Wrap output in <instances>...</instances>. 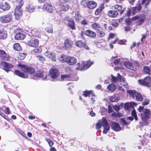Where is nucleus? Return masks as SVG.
<instances>
[{"label": "nucleus", "mask_w": 151, "mask_h": 151, "mask_svg": "<svg viewBox=\"0 0 151 151\" xmlns=\"http://www.w3.org/2000/svg\"><path fill=\"white\" fill-rule=\"evenodd\" d=\"M75 43L77 47L80 48L83 47L87 50L89 49V48L87 46L86 44L85 43L83 42L81 40L77 41L75 42Z\"/></svg>", "instance_id": "14"}, {"label": "nucleus", "mask_w": 151, "mask_h": 151, "mask_svg": "<svg viewBox=\"0 0 151 151\" xmlns=\"http://www.w3.org/2000/svg\"><path fill=\"white\" fill-rule=\"evenodd\" d=\"M70 76L68 75H63L61 76V78L62 79H66L67 78H68Z\"/></svg>", "instance_id": "55"}, {"label": "nucleus", "mask_w": 151, "mask_h": 151, "mask_svg": "<svg viewBox=\"0 0 151 151\" xmlns=\"http://www.w3.org/2000/svg\"><path fill=\"white\" fill-rule=\"evenodd\" d=\"M68 26L72 29H75L76 27L75 26V23L73 21L71 20L68 22Z\"/></svg>", "instance_id": "36"}, {"label": "nucleus", "mask_w": 151, "mask_h": 151, "mask_svg": "<svg viewBox=\"0 0 151 151\" xmlns=\"http://www.w3.org/2000/svg\"><path fill=\"white\" fill-rule=\"evenodd\" d=\"M108 111L109 113H111L113 112V109L110 105L108 106Z\"/></svg>", "instance_id": "57"}, {"label": "nucleus", "mask_w": 151, "mask_h": 151, "mask_svg": "<svg viewBox=\"0 0 151 151\" xmlns=\"http://www.w3.org/2000/svg\"><path fill=\"white\" fill-rule=\"evenodd\" d=\"M120 59L118 58L115 60L114 62V63L115 65L118 64L120 62Z\"/></svg>", "instance_id": "58"}, {"label": "nucleus", "mask_w": 151, "mask_h": 151, "mask_svg": "<svg viewBox=\"0 0 151 151\" xmlns=\"http://www.w3.org/2000/svg\"><path fill=\"white\" fill-rule=\"evenodd\" d=\"M142 9L141 4L140 3H139L138 4H137L136 6L132 7V13L133 14H135L140 11Z\"/></svg>", "instance_id": "16"}, {"label": "nucleus", "mask_w": 151, "mask_h": 151, "mask_svg": "<svg viewBox=\"0 0 151 151\" xmlns=\"http://www.w3.org/2000/svg\"><path fill=\"white\" fill-rule=\"evenodd\" d=\"M91 90L90 91H84L83 95L85 97H86L87 96H89L91 93Z\"/></svg>", "instance_id": "44"}, {"label": "nucleus", "mask_w": 151, "mask_h": 151, "mask_svg": "<svg viewBox=\"0 0 151 151\" xmlns=\"http://www.w3.org/2000/svg\"><path fill=\"white\" fill-rule=\"evenodd\" d=\"M75 18L76 21H79L81 19V16L78 12H75Z\"/></svg>", "instance_id": "39"}, {"label": "nucleus", "mask_w": 151, "mask_h": 151, "mask_svg": "<svg viewBox=\"0 0 151 151\" xmlns=\"http://www.w3.org/2000/svg\"><path fill=\"white\" fill-rule=\"evenodd\" d=\"M42 49L40 47H38L36 48H35L33 50V51L34 52H35L36 53H39L41 52L42 51Z\"/></svg>", "instance_id": "46"}, {"label": "nucleus", "mask_w": 151, "mask_h": 151, "mask_svg": "<svg viewBox=\"0 0 151 151\" xmlns=\"http://www.w3.org/2000/svg\"><path fill=\"white\" fill-rule=\"evenodd\" d=\"M5 113L7 114H9L10 113V111L9 107L6 108L5 110L4 111Z\"/></svg>", "instance_id": "60"}, {"label": "nucleus", "mask_w": 151, "mask_h": 151, "mask_svg": "<svg viewBox=\"0 0 151 151\" xmlns=\"http://www.w3.org/2000/svg\"><path fill=\"white\" fill-rule=\"evenodd\" d=\"M64 46L66 48H69L72 47L73 44L72 41L69 39L65 40L64 42Z\"/></svg>", "instance_id": "23"}, {"label": "nucleus", "mask_w": 151, "mask_h": 151, "mask_svg": "<svg viewBox=\"0 0 151 151\" xmlns=\"http://www.w3.org/2000/svg\"><path fill=\"white\" fill-rule=\"evenodd\" d=\"M16 3L19 4V6H17L15 9L14 15L15 19L18 20L22 15V12L21 7L23 4V2L22 0H17Z\"/></svg>", "instance_id": "3"}, {"label": "nucleus", "mask_w": 151, "mask_h": 151, "mask_svg": "<svg viewBox=\"0 0 151 151\" xmlns=\"http://www.w3.org/2000/svg\"><path fill=\"white\" fill-rule=\"evenodd\" d=\"M88 2V0H82L81 4L85 7H87Z\"/></svg>", "instance_id": "40"}, {"label": "nucleus", "mask_w": 151, "mask_h": 151, "mask_svg": "<svg viewBox=\"0 0 151 151\" xmlns=\"http://www.w3.org/2000/svg\"><path fill=\"white\" fill-rule=\"evenodd\" d=\"M35 10V7L32 4L27 5L25 8V10L29 12H34Z\"/></svg>", "instance_id": "25"}, {"label": "nucleus", "mask_w": 151, "mask_h": 151, "mask_svg": "<svg viewBox=\"0 0 151 151\" xmlns=\"http://www.w3.org/2000/svg\"><path fill=\"white\" fill-rule=\"evenodd\" d=\"M115 36V34L113 33H110L109 34V37L110 38H112Z\"/></svg>", "instance_id": "64"}, {"label": "nucleus", "mask_w": 151, "mask_h": 151, "mask_svg": "<svg viewBox=\"0 0 151 151\" xmlns=\"http://www.w3.org/2000/svg\"><path fill=\"white\" fill-rule=\"evenodd\" d=\"M47 141L48 142L49 146L50 147H52L53 144V143L50 140L48 139H46Z\"/></svg>", "instance_id": "54"}, {"label": "nucleus", "mask_w": 151, "mask_h": 151, "mask_svg": "<svg viewBox=\"0 0 151 151\" xmlns=\"http://www.w3.org/2000/svg\"><path fill=\"white\" fill-rule=\"evenodd\" d=\"M131 13V10L129 9H128L127 12V14H126V15L127 16H129L130 15Z\"/></svg>", "instance_id": "62"}, {"label": "nucleus", "mask_w": 151, "mask_h": 151, "mask_svg": "<svg viewBox=\"0 0 151 151\" xmlns=\"http://www.w3.org/2000/svg\"><path fill=\"white\" fill-rule=\"evenodd\" d=\"M45 56L47 57L53 61H55L56 60V54L54 52H51L49 51H46L44 53Z\"/></svg>", "instance_id": "11"}, {"label": "nucleus", "mask_w": 151, "mask_h": 151, "mask_svg": "<svg viewBox=\"0 0 151 151\" xmlns=\"http://www.w3.org/2000/svg\"><path fill=\"white\" fill-rule=\"evenodd\" d=\"M138 111L139 112L142 111L143 113L141 114V118L142 122H140L141 126L147 125L148 124V120L151 115L150 111L148 109H144L143 106H139Z\"/></svg>", "instance_id": "1"}, {"label": "nucleus", "mask_w": 151, "mask_h": 151, "mask_svg": "<svg viewBox=\"0 0 151 151\" xmlns=\"http://www.w3.org/2000/svg\"><path fill=\"white\" fill-rule=\"evenodd\" d=\"M13 47L14 49L17 51H19L21 50V47L20 46V44L18 43L14 44Z\"/></svg>", "instance_id": "38"}, {"label": "nucleus", "mask_w": 151, "mask_h": 151, "mask_svg": "<svg viewBox=\"0 0 151 151\" xmlns=\"http://www.w3.org/2000/svg\"><path fill=\"white\" fill-rule=\"evenodd\" d=\"M128 93L133 98H136L139 101H142L143 100V97L140 93L137 92L134 90L128 91Z\"/></svg>", "instance_id": "5"}, {"label": "nucleus", "mask_w": 151, "mask_h": 151, "mask_svg": "<svg viewBox=\"0 0 151 151\" xmlns=\"http://www.w3.org/2000/svg\"><path fill=\"white\" fill-rule=\"evenodd\" d=\"M45 30L48 32L52 33H53V30L52 28H46L45 29Z\"/></svg>", "instance_id": "52"}, {"label": "nucleus", "mask_w": 151, "mask_h": 151, "mask_svg": "<svg viewBox=\"0 0 151 151\" xmlns=\"http://www.w3.org/2000/svg\"><path fill=\"white\" fill-rule=\"evenodd\" d=\"M97 4L93 1H88L87 7L91 9H94L96 7Z\"/></svg>", "instance_id": "28"}, {"label": "nucleus", "mask_w": 151, "mask_h": 151, "mask_svg": "<svg viewBox=\"0 0 151 151\" xmlns=\"http://www.w3.org/2000/svg\"><path fill=\"white\" fill-rule=\"evenodd\" d=\"M114 109L115 111H118L119 110L120 107L119 106L115 105L114 107Z\"/></svg>", "instance_id": "56"}, {"label": "nucleus", "mask_w": 151, "mask_h": 151, "mask_svg": "<svg viewBox=\"0 0 151 151\" xmlns=\"http://www.w3.org/2000/svg\"><path fill=\"white\" fill-rule=\"evenodd\" d=\"M12 14L9 13L1 16L0 17V21L3 23H6L12 21Z\"/></svg>", "instance_id": "6"}, {"label": "nucleus", "mask_w": 151, "mask_h": 151, "mask_svg": "<svg viewBox=\"0 0 151 151\" xmlns=\"http://www.w3.org/2000/svg\"><path fill=\"white\" fill-rule=\"evenodd\" d=\"M145 15L144 14L135 16L132 18V20H136L135 23L137 26L141 25L145 20Z\"/></svg>", "instance_id": "4"}, {"label": "nucleus", "mask_w": 151, "mask_h": 151, "mask_svg": "<svg viewBox=\"0 0 151 151\" xmlns=\"http://www.w3.org/2000/svg\"><path fill=\"white\" fill-rule=\"evenodd\" d=\"M150 100L148 99H146L142 102V105L145 106L148 105L149 103Z\"/></svg>", "instance_id": "51"}, {"label": "nucleus", "mask_w": 151, "mask_h": 151, "mask_svg": "<svg viewBox=\"0 0 151 151\" xmlns=\"http://www.w3.org/2000/svg\"><path fill=\"white\" fill-rule=\"evenodd\" d=\"M18 66L21 67V70L27 73L32 74L35 72V70L30 67L24 65L19 64Z\"/></svg>", "instance_id": "7"}, {"label": "nucleus", "mask_w": 151, "mask_h": 151, "mask_svg": "<svg viewBox=\"0 0 151 151\" xmlns=\"http://www.w3.org/2000/svg\"><path fill=\"white\" fill-rule=\"evenodd\" d=\"M6 32L4 30L0 31V39H4L7 37Z\"/></svg>", "instance_id": "33"}, {"label": "nucleus", "mask_w": 151, "mask_h": 151, "mask_svg": "<svg viewBox=\"0 0 151 151\" xmlns=\"http://www.w3.org/2000/svg\"><path fill=\"white\" fill-rule=\"evenodd\" d=\"M84 33L85 35H87V36L92 38H94L96 36V34L95 33L90 30H86L84 31Z\"/></svg>", "instance_id": "24"}, {"label": "nucleus", "mask_w": 151, "mask_h": 151, "mask_svg": "<svg viewBox=\"0 0 151 151\" xmlns=\"http://www.w3.org/2000/svg\"><path fill=\"white\" fill-rule=\"evenodd\" d=\"M10 8L9 3L5 2L1 5V8L4 11L8 10Z\"/></svg>", "instance_id": "27"}, {"label": "nucleus", "mask_w": 151, "mask_h": 151, "mask_svg": "<svg viewBox=\"0 0 151 151\" xmlns=\"http://www.w3.org/2000/svg\"><path fill=\"white\" fill-rule=\"evenodd\" d=\"M111 127L114 131H118L121 129L119 124L114 122L111 123Z\"/></svg>", "instance_id": "20"}, {"label": "nucleus", "mask_w": 151, "mask_h": 151, "mask_svg": "<svg viewBox=\"0 0 151 151\" xmlns=\"http://www.w3.org/2000/svg\"><path fill=\"white\" fill-rule=\"evenodd\" d=\"M110 100L112 102H116L118 101V99L114 96H112L110 98Z\"/></svg>", "instance_id": "49"}, {"label": "nucleus", "mask_w": 151, "mask_h": 151, "mask_svg": "<svg viewBox=\"0 0 151 151\" xmlns=\"http://www.w3.org/2000/svg\"><path fill=\"white\" fill-rule=\"evenodd\" d=\"M91 25L92 28L93 29L96 30L97 31L100 30V29L101 28L99 24L96 23L92 24Z\"/></svg>", "instance_id": "35"}, {"label": "nucleus", "mask_w": 151, "mask_h": 151, "mask_svg": "<svg viewBox=\"0 0 151 151\" xmlns=\"http://www.w3.org/2000/svg\"><path fill=\"white\" fill-rule=\"evenodd\" d=\"M36 76L37 77L40 78L42 79H45L47 78L46 75L42 71H39L36 74Z\"/></svg>", "instance_id": "30"}, {"label": "nucleus", "mask_w": 151, "mask_h": 151, "mask_svg": "<svg viewBox=\"0 0 151 151\" xmlns=\"http://www.w3.org/2000/svg\"><path fill=\"white\" fill-rule=\"evenodd\" d=\"M15 39L17 40H22L25 37V35L21 32H19L15 35Z\"/></svg>", "instance_id": "26"}, {"label": "nucleus", "mask_w": 151, "mask_h": 151, "mask_svg": "<svg viewBox=\"0 0 151 151\" xmlns=\"http://www.w3.org/2000/svg\"><path fill=\"white\" fill-rule=\"evenodd\" d=\"M67 57V56L64 55H62L58 58V59L61 62H66Z\"/></svg>", "instance_id": "34"}, {"label": "nucleus", "mask_w": 151, "mask_h": 151, "mask_svg": "<svg viewBox=\"0 0 151 151\" xmlns=\"http://www.w3.org/2000/svg\"><path fill=\"white\" fill-rule=\"evenodd\" d=\"M131 20H132V19ZM132 21V20H131L130 19H126L125 20V22L127 24L129 25L131 23V22Z\"/></svg>", "instance_id": "59"}, {"label": "nucleus", "mask_w": 151, "mask_h": 151, "mask_svg": "<svg viewBox=\"0 0 151 151\" xmlns=\"http://www.w3.org/2000/svg\"><path fill=\"white\" fill-rule=\"evenodd\" d=\"M151 82V77L149 76L146 77L143 79L138 80V82L140 84L148 87L150 86Z\"/></svg>", "instance_id": "8"}, {"label": "nucleus", "mask_w": 151, "mask_h": 151, "mask_svg": "<svg viewBox=\"0 0 151 151\" xmlns=\"http://www.w3.org/2000/svg\"><path fill=\"white\" fill-rule=\"evenodd\" d=\"M103 9L102 8L100 7L98 8L95 12V14L96 15H99L102 11Z\"/></svg>", "instance_id": "48"}, {"label": "nucleus", "mask_w": 151, "mask_h": 151, "mask_svg": "<svg viewBox=\"0 0 151 151\" xmlns=\"http://www.w3.org/2000/svg\"><path fill=\"white\" fill-rule=\"evenodd\" d=\"M39 41L37 39H33L28 41L27 44L30 46L36 47L39 45Z\"/></svg>", "instance_id": "13"}, {"label": "nucleus", "mask_w": 151, "mask_h": 151, "mask_svg": "<svg viewBox=\"0 0 151 151\" xmlns=\"http://www.w3.org/2000/svg\"><path fill=\"white\" fill-rule=\"evenodd\" d=\"M97 35L98 36L100 37H102L104 36L105 35V33L102 30L101 31L98 30L97 31Z\"/></svg>", "instance_id": "41"}, {"label": "nucleus", "mask_w": 151, "mask_h": 151, "mask_svg": "<svg viewBox=\"0 0 151 151\" xmlns=\"http://www.w3.org/2000/svg\"><path fill=\"white\" fill-rule=\"evenodd\" d=\"M66 63L70 65H73L76 63V59L73 57L67 56Z\"/></svg>", "instance_id": "19"}, {"label": "nucleus", "mask_w": 151, "mask_h": 151, "mask_svg": "<svg viewBox=\"0 0 151 151\" xmlns=\"http://www.w3.org/2000/svg\"><path fill=\"white\" fill-rule=\"evenodd\" d=\"M32 35L36 37H39L41 35V32L37 29H35L32 30L31 31Z\"/></svg>", "instance_id": "31"}, {"label": "nucleus", "mask_w": 151, "mask_h": 151, "mask_svg": "<svg viewBox=\"0 0 151 151\" xmlns=\"http://www.w3.org/2000/svg\"><path fill=\"white\" fill-rule=\"evenodd\" d=\"M116 86L113 83H111L109 84L107 87V89L109 90V92H113L116 89Z\"/></svg>", "instance_id": "32"}, {"label": "nucleus", "mask_w": 151, "mask_h": 151, "mask_svg": "<svg viewBox=\"0 0 151 151\" xmlns=\"http://www.w3.org/2000/svg\"><path fill=\"white\" fill-rule=\"evenodd\" d=\"M143 72L146 74L150 75V69L148 66H144L143 68Z\"/></svg>", "instance_id": "37"}, {"label": "nucleus", "mask_w": 151, "mask_h": 151, "mask_svg": "<svg viewBox=\"0 0 151 151\" xmlns=\"http://www.w3.org/2000/svg\"><path fill=\"white\" fill-rule=\"evenodd\" d=\"M142 38L141 39V42L142 43H143V39H145L146 37V35L145 34H142Z\"/></svg>", "instance_id": "61"}, {"label": "nucleus", "mask_w": 151, "mask_h": 151, "mask_svg": "<svg viewBox=\"0 0 151 151\" xmlns=\"http://www.w3.org/2000/svg\"><path fill=\"white\" fill-rule=\"evenodd\" d=\"M124 64L125 67L133 71L136 70V68L135 67L133 66L131 62L130 61L125 62H124Z\"/></svg>", "instance_id": "18"}, {"label": "nucleus", "mask_w": 151, "mask_h": 151, "mask_svg": "<svg viewBox=\"0 0 151 151\" xmlns=\"http://www.w3.org/2000/svg\"><path fill=\"white\" fill-rule=\"evenodd\" d=\"M1 65L3 67V69L7 72L9 71V69L12 68L13 67V66L12 64L4 61L1 63Z\"/></svg>", "instance_id": "12"}, {"label": "nucleus", "mask_w": 151, "mask_h": 151, "mask_svg": "<svg viewBox=\"0 0 151 151\" xmlns=\"http://www.w3.org/2000/svg\"><path fill=\"white\" fill-rule=\"evenodd\" d=\"M132 116H133L135 120L137 121V117L135 110H134L132 111Z\"/></svg>", "instance_id": "50"}, {"label": "nucleus", "mask_w": 151, "mask_h": 151, "mask_svg": "<svg viewBox=\"0 0 151 151\" xmlns=\"http://www.w3.org/2000/svg\"><path fill=\"white\" fill-rule=\"evenodd\" d=\"M111 82L114 83H116L118 81V78L113 76L112 74L111 75Z\"/></svg>", "instance_id": "42"}, {"label": "nucleus", "mask_w": 151, "mask_h": 151, "mask_svg": "<svg viewBox=\"0 0 151 151\" xmlns=\"http://www.w3.org/2000/svg\"><path fill=\"white\" fill-rule=\"evenodd\" d=\"M15 74L19 76L24 78H27L28 77L27 75L25 74L18 70H15Z\"/></svg>", "instance_id": "29"}, {"label": "nucleus", "mask_w": 151, "mask_h": 151, "mask_svg": "<svg viewBox=\"0 0 151 151\" xmlns=\"http://www.w3.org/2000/svg\"><path fill=\"white\" fill-rule=\"evenodd\" d=\"M26 55L25 53H20L18 55V57L19 59L20 60H23L25 58Z\"/></svg>", "instance_id": "43"}, {"label": "nucleus", "mask_w": 151, "mask_h": 151, "mask_svg": "<svg viewBox=\"0 0 151 151\" xmlns=\"http://www.w3.org/2000/svg\"><path fill=\"white\" fill-rule=\"evenodd\" d=\"M120 121L121 124L123 125H127L129 124L130 123L129 122H126L125 120L123 118L121 119Z\"/></svg>", "instance_id": "45"}, {"label": "nucleus", "mask_w": 151, "mask_h": 151, "mask_svg": "<svg viewBox=\"0 0 151 151\" xmlns=\"http://www.w3.org/2000/svg\"><path fill=\"white\" fill-rule=\"evenodd\" d=\"M115 9L118 11H121L122 9V6L116 4L114 6Z\"/></svg>", "instance_id": "47"}, {"label": "nucleus", "mask_w": 151, "mask_h": 151, "mask_svg": "<svg viewBox=\"0 0 151 151\" xmlns=\"http://www.w3.org/2000/svg\"><path fill=\"white\" fill-rule=\"evenodd\" d=\"M50 76L52 78H56L59 75V72L57 69L52 68L49 70Z\"/></svg>", "instance_id": "10"}, {"label": "nucleus", "mask_w": 151, "mask_h": 151, "mask_svg": "<svg viewBox=\"0 0 151 151\" xmlns=\"http://www.w3.org/2000/svg\"><path fill=\"white\" fill-rule=\"evenodd\" d=\"M0 58L3 60H9V56L4 50H0Z\"/></svg>", "instance_id": "21"}, {"label": "nucleus", "mask_w": 151, "mask_h": 151, "mask_svg": "<svg viewBox=\"0 0 151 151\" xmlns=\"http://www.w3.org/2000/svg\"><path fill=\"white\" fill-rule=\"evenodd\" d=\"M125 80V79L122 76H120L119 77L118 80H119V81L121 83L123 81Z\"/></svg>", "instance_id": "53"}, {"label": "nucleus", "mask_w": 151, "mask_h": 151, "mask_svg": "<svg viewBox=\"0 0 151 151\" xmlns=\"http://www.w3.org/2000/svg\"><path fill=\"white\" fill-rule=\"evenodd\" d=\"M93 64V62H90L89 61H87L86 62H85L81 65L79 66L78 67L76 68L77 69H78L81 70H83L87 69L91 65Z\"/></svg>", "instance_id": "9"}, {"label": "nucleus", "mask_w": 151, "mask_h": 151, "mask_svg": "<svg viewBox=\"0 0 151 151\" xmlns=\"http://www.w3.org/2000/svg\"><path fill=\"white\" fill-rule=\"evenodd\" d=\"M102 126H103L104 129L103 131V133L106 134L109 130L110 127L109 124L105 117H103L101 121L96 124V128L98 129H100Z\"/></svg>", "instance_id": "2"}, {"label": "nucleus", "mask_w": 151, "mask_h": 151, "mask_svg": "<svg viewBox=\"0 0 151 151\" xmlns=\"http://www.w3.org/2000/svg\"><path fill=\"white\" fill-rule=\"evenodd\" d=\"M69 6L66 3H61L60 4L59 8L60 11H66L68 10Z\"/></svg>", "instance_id": "17"}, {"label": "nucleus", "mask_w": 151, "mask_h": 151, "mask_svg": "<svg viewBox=\"0 0 151 151\" xmlns=\"http://www.w3.org/2000/svg\"><path fill=\"white\" fill-rule=\"evenodd\" d=\"M118 14V13L116 11H109L107 13V15L109 17L112 18L116 17Z\"/></svg>", "instance_id": "22"}, {"label": "nucleus", "mask_w": 151, "mask_h": 151, "mask_svg": "<svg viewBox=\"0 0 151 151\" xmlns=\"http://www.w3.org/2000/svg\"><path fill=\"white\" fill-rule=\"evenodd\" d=\"M121 84L123 86H126L128 84L127 82L125 80H124L121 83Z\"/></svg>", "instance_id": "63"}, {"label": "nucleus", "mask_w": 151, "mask_h": 151, "mask_svg": "<svg viewBox=\"0 0 151 151\" xmlns=\"http://www.w3.org/2000/svg\"><path fill=\"white\" fill-rule=\"evenodd\" d=\"M43 9L50 13H52L53 11V7L50 4L47 3L44 4Z\"/></svg>", "instance_id": "15"}]
</instances>
